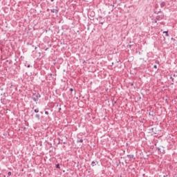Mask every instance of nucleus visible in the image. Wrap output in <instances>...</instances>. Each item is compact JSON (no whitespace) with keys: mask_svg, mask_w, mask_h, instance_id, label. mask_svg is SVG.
Here are the masks:
<instances>
[{"mask_svg":"<svg viewBox=\"0 0 177 177\" xmlns=\"http://www.w3.org/2000/svg\"><path fill=\"white\" fill-rule=\"evenodd\" d=\"M156 19H157V20H160V15H158V16L156 17Z\"/></svg>","mask_w":177,"mask_h":177,"instance_id":"12","label":"nucleus"},{"mask_svg":"<svg viewBox=\"0 0 177 177\" xmlns=\"http://www.w3.org/2000/svg\"><path fill=\"white\" fill-rule=\"evenodd\" d=\"M163 34H166V37H169V35L168 34V31H164Z\"/></svg>","mask_w":177,"mask_h":177,"instance_id":"7","label":"nucleus"},{"mask_svg":"<svg viewBox=\"0 0 177 177\" xmlns=\"http://www.w3.org/2000/svg\"><path fill=\"white\" fill-rule=\"evenodd\" d=\"M35 113H39V109H36L34 110Z\"/></svg>","mask_w":177,"mask_h":177,"instance_id":"9","label":"nucleus"},{"mask_svg":"<svg viewBox=\"0 0 177 177\" xmlns=\"http://www.w3.org/2000/svg\"><path fill=\"white\" fill-rule=\"evenodd\" d=\"M158 13H161V10L158 11Z\"/></svg>","mask_w":177,"mask_h":177,"instance_id":"21","label":"nucleus"},{"mask_svg":"<svg viewBox=\"0 0 177 177\" xmlns=\"http://www.w3.org/2000/svg\"><path fill=\"white\" fill-rule=\"evenodd\" d=\"M127 157L129 160H132V158H133V155H127Z\"/></svg>","mask_w":177,"mask_h":177,"instance_id":"4","label":"nucleus"},{"mask_svg":"<svg viewBox=\"0 0 177 177\" xmlns=\"http://www.w3.org/2000/svg\"><path fill=\"white\" fill-rule=\"evenodd\" d=\"M45 50H48V48H46Z\"/></svg>","mask_w":177,"mask_h":177,"instance_id":"24","label":"nucleus"},{"mask_svg":"<svg viewBox=\"0 0 177 177\" xmlns=\"http://www.w3.org/2000/svg\"><path fill=\"white\" fill-rule=\"evenodd\" d=\"M61 110H62V108H59L58 111L60 112Z\"/></svg>","mask_w":177,"mask_h":177,"instance_id":"19","label":"nucleus"},{"mask_svg":"<svg viewBox=\"0 0 177 177\" xmlns=\"http://www.w3.org/2000/svg\"><path fill=\"white\" fill-rule=\"evenodd\" d=\"M158 150L161 153V149L158 148Z\"/></svg>","mask_w":177,"mask_h":177,"instance_id":"20","label":"nucleus"},{"mask_svg":"<svg viewBox=\"0 0 177 177\" xmlns=\"http://www.w3.org/2000/svg\"><path fill=\"white\" fill-rule=\"evenodd\" d=\"M51 1V2H53V0H50Z\"/></svg>","mask_w":177,"mask_h":177,"instance_id":"25","label":"nucleus"},{"mask_svg":"<svg viewBox=\"0 0 177 177\" xmlns=\"http://www.w3.org/2000/svg\"><path fill=\"white\" fill-rule=\"evenodd\" d=\"M50 12H51V13H56V14L59 13V11L57 9H55V8L51 9Z\"/></svg>","mask_w":177,"mask_h":177,"instance_id":"2","label":"nucleus"},{"mask_svg":"<svg viewBox=\"0 0 177 177\" xmlns=\"http://www.w3.org/2000/svg\"><path fill=\"white\" fill-rule=\"evenodd\" d=\"M100 24H104V20H99Z\"/></svg>","mask_w":177,"mask_h":177,"instance_id":"5","label":"nucleus"},{"mask_svg":"<svg viewBox=\"0 0 177 177\" xmlns=\"http://www.w3.org/2000/svg\"><path fill=\"white\" fill-rule=\"evenodd\" d=\"M153 68H157V65H154Z\"/></svg>","mask_w":177,"mask_h":177,"instance_id":"15","label":"nucleus"},{"mask_svg":"<svg viewBox=\"0 0 177 177\" xmlns=\"http://www.w3.org/2000/svg\"><path fill=\"white\" fill-rule=\"evenodd\" d=\"M164 6H165V1H162V2L160 3V8H164Z\"/></svg>","mask_w":177,"mask_h":177,"instance_id":"3","label":"nucleus"},{"mask_svg":"<svg viewBox=\"0 0 177 177\" xmlns=\"http://www.w3.org/2000/svg\"><path fill=\"white\" fill-rule=\"evenodd\" d=\"M73 91H74V89L70 88V91H71V92H73Z\"/></svg>","mask_w":177,"mask_h":177,"instance_id":"16","label":"nucleus"},{"mask_svg":"<svg viewBox=\"0 0 177 177\" xmlns=\"http://www.w3.org/2000/svg\"><path fill=\"white\" fill-rule=\"evenodd\" d=\"M91 165H92L93 167H95V165H96V162H95V161H93V162H91Z\"/></svg>","mask_w":177,"mask_h":177,"instance_id":"10","label":"nucleus"},{"mask_svg":"<svg viewBox=\"0 0 177 177\" xmlns=\"http://www.w3.org/2000/svg\"><path fill=\"white\" fill-rule=\"evenodd\" d=\"M35 49H37V47H35Z\"/></svg>","mask_w":177,"mask_h":177,"instance_id":"26","label":"nucleus"},{"mask_svg":"<svg viewBox=\"0 0 177 177\" xmlns=\"http://www.w3.org/2000/svg\"><path fill=\"white\" fill-rule=\"evenodd\" d=\"M127 48H131V45L130 44L127 45Z\"/></svg>","mask_w":177,"mask_h":177,"instance_id":"17","label":"nucleus"},{"mask_svg":"<svg viewBox=\"0 0 177 177\" xmlns=\"http://www.w3.org/2000/svg\"><path fill=\"white\" fill-rule=\"evenodd\" d=\"M45 114H46V115H49V112L45 111Z\"/></svg>","mask_w":177,"mask_h":177,"instance_id":"13","label":"nucleus"},{"mask_svg":"<svg viewBox=\"0 0 177 177\" xmlns=\"http://www.w3.org/2000/svg\"><path fill=\"white\" fill-rule=\"evenodd\" d=\"M99 19H102V17H100Z\"/></svg>","mask_w":177,"mask_h":177,"instance_id":"23","label":"nucleus"},{"mask_svg":"<svg viewBox=\"0 0 177 177\" xmlns=\"http://www.w3.org/2000/svg\"><path fill=\"white\" fill-rule=\"evenodd\" d=\"M170 78L172 80V81H174V78H172V77H171Z\"/></svg>","mask_w":177,"mask_h":177,"instance_id":"22","label":"nucleus"},{"mask_svg":"<svg viewBox=\"0 0 177 177\" xmlns=\"http://www.w3.org/2000/svg\"><path fill=\"white\" fill-rule=\"evenodd\" d=\"M56 168H57V169H60V165L57 164V165H56Z\"/></svg>","mask_w":177,"mask_h":177,"instance_id":"11","label":"nucleus"},{"mask_svg":"<svg viewBox=\"0 0 177 177\" xmlns=\"http://www.w3.org/2000/svg\"><path fill=\"white\" fill-rule=\"evenodd\" d=\"M82 142H84V140H82V139H80V140H77V143H82Z\"/></svg>","mask_w":177,"mask_h":177,"instance_id":"6","label":"nucleus"},{"mask_svg":"<svg viewBox=\"0 0 177 177\" xmlns=\"http://www.w3.org/2000/svg\"><path fill=\"white\" fill-rule=\"evenodd\" d=\"M35 117H36V118H37V120H40V115H39V114H36V115H35Z\"/></svg>","mask_w":177,"mask_h":177,"instance_id":"8","label":"nucleus"},{"mask_svg":"<svg viewBox=\"0 0 177 177\" xmlns=\"http://www.w3.org/2000/svg\"><path fill=\"white\" fill-rule=\"evenodd\" d=\"M8 176H10V175H12V172L9 171V172L8 173Z\"/></svg>","mask_w":177,"mask_h":177,"instance_id":"14","label":"nucleus"},{"mask_svg":"<svg viewBox=\"0 0 177 177\" xmlns=\"http://www.w3.org/2000/svg\"><path fill=\"white\" fill-rule=\"evenodd\" d=\"M27 67H28V68H30V67H31V66H30V64H29L27 66Z\"/></svg>","mask_w":177,"mask_h":177,"instance_id":"18","label":"nucleus"},{"mask_svg":"<svg viewBox=\"0 0 177 177\" xmlns=\"http://www.w3.org/2000/svg\"><path fill=\"white\" fill-rule=\"evenodd\" d=\"M39 97H41V95L39 93H35L32 95V99L35 102H37Z\"/></svg>","mask_w":177,"mask_h":177,"instance_id":"1","label":"nucleus"}]
</instances>
